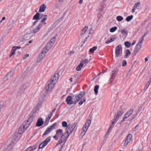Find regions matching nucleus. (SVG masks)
Wrapping results in <instances>:
<instances>
[{
    "label": "nucleus",
    "instance_id": "1",
    "mask_svg": "<svg viewBox=\"0 0 151 151\" xmlns=\"http://www.w3.org/2000/svg\"><path fill=\"white\" fill-rule=\"evenodd\" d=\"M85 95V92H81V93L76 95H73L72 96H69L66 99L67 104L69 105L76 104Z\"/></svg>",
    "mask_w": 151,
    "mask_h": 151
},
{
    "label": "nucleus",
    "instance_id": "2",
    "mask_svg": "<svg viewBox=\"0 0 151 151\" xmlns=\"http://www.w3.org/2000/svg\"><path fill=\"white\" fill-rule=\"evenodd\" d=\"M67 135L65 134V132L63 134V131L62 129H58L56 131V134L53 137L56 140H58L59 138L60 137L58 142L57 144V145L60 144L63 142H64L65 143L67 141L68 137H67Z\"/></svg>",
    "mask_w": 151,
    "mask_h": 151
},
{
    "label": "nucleus",
    "instance_id": "3",
    "mask_svg": "<svg viewBox=\"0 0 151 151\" xmlns=\"http://www.w3.org/2000/svg\"><path fill=\"white\" fill-rule=\"evenodd\" d=\"M145 34L140 39L139 43L136 45V47L134 50L132 55H135L140 50L143 44V41L144 40V37L145 36Z\"/></svg>",
    "mask_w": 151,
    "mask_h": 151
},
{
    "label": "nucleus",
    "instance_id": "4",
    "mask_svg": "<svg viewBox=\"0 0 151 151\" xmlns=\"http://www.w3.org/2000/svg\"><path fill=\"white\" fill-rule=\"evenodd\" d=\"M77 125L76 122H74L72 124H69L68 125V129H66V131L65 132V134L67 135V137H68L71 134L72 132L74 130Z\"/></svg>",
    "mask_w": 151,
    "mask_h": 151
},
{
    "label": "nucleus",
    "instance_id": "5",
    "mask_svg": "<svg viewBox=\"0 0 151 151\" xmlns=\"http://www.w3.org/2000/svg\"><path fill=\"white\" fill-rule=\"evenodd\" d=\"M38 106L39 105L37 106L33 109L32 112V115L28 119V121L30 122H32V121L33 119L35 117H37L38 116V113L39 111V109H38Z\"/></svg>",
    "mask_w": 151,
    "mask_h": 151
},
{
    "label": "nucleus",
    "instance_id": "6",
    "mask_svg": "<svg viewBox=\"0 0 151 151\" xmlns=\"http://www.w3.org/2000/svg\"><path fill=\"white\" fill-rule=\"evenodd\" d=\"M91 120L88 119L87 120L84 125L82 129V131L81 132V135L83 137L85 134L86 132L87 131V129L89 127V125L91 123Z\"/></svg>",
    "mask_w": 151,
    "mask_h": 151
},
{
    "label": "nucleus",
    "instance_id": "7",
    "mask_svg": "<svg viewBox=\"0 0 151 151\" xmlns=\"http://www.w3.org/2000/svg\"><path fill=\"white\" fill-rule=\"evenodd\" d=\"M122 48L121 45H119L115 48V56L116 57H119L122 54Z\"/></svg>",
    "mask_w": 151,
    "mask_h": 151
},
{
    "label": "nucleus",
    "instance_id": "8",
    "mask_svg": "<svg viewBox=\"0 0 151 151\" xmlns=\"http://www.w3.org/2000/svg\"><path fill=\"white\" fill-rule=\"evenodd\" d=\"M56 84V83H54V82H52L51 80H49L47 82V86H46V90L48 91H50Z\"/></svg>",
    "mask_w": 151,
    "mask_h": 151
},
{
    "label": "nucleus",
    "instance_id": "9",
    "mask_svg": "<svg viewBox=\"0 0 151 151\" xmlns=\"http://www.w3.org/2000/svg\"><path fill=\"white\" fill-rule=\"evenodd\" d=\"M51 137H48L40 145L38 149H39L43 148L46 146L48 143L50 141Z\"/></svg>",
    "mask_w": 151,
    "mask_h": 151
},
{
    "label": "nucleus",
    "instance_id": "10",
    "mask_svg": "<svg viewBox=\"0 0 151 151\" xmlns=\"http://www.w3.org/2000/svg\"><path fill=\"white\" fill-rule=\"evenodd\" d=\"M47 52V51H45V50H42V52L39 54L38 58L37 61L39 62H40L42 60L43 58L45 57V54Z\"/></svg>",
    "mask_w": 151,
    "mask_h": 151
},
{
    "label": "nucleus",
    "instance_id": "11",
    "mask_svg": "<svg viewBox=\"0 0 151 151\" xmlns=\"http://www.w3.org/2000/svg\"><path fill=\"white\" fill-rule=\"evenodd\" d=\"M42 19L41 21V22L43 23L45 25L46 24V23L45 22V21L47 19V16L42 14H40L39 19Z\"/></svg>",
    "mask_w": 151,
    "mask_h": 151
},
{
    "label": "nucleus",
    "instance_id": "12",
    "mask_svg": "<svg viewBox=\"0 0 151 151\" xmlns=\"http://www.w3.org/2000/svg\"><path fill=\"white\" fill-rule=\"evenodd\" d=\"M59 77V75L58 73H55L50 80L52 81V82H54V83H56L58 81Z\"/></svg>",
    "mask_w": 151,
    "mask_h": 151
},
{
    "label": "nucleus",
    "instance_id": "13",
    "mask_svg": "<svg viewBox=\"0 0 151 151\" xmlns=\"http://www.w3.org/2000/svg\"><path fill=\"white\" fill-rule=\"evenodd\" d=\"M119 71V69L115 68L112 70L111 73V76L112 78H115L116 75L118 73Z\"/></svg>",
    "mask_w": 151,
    "mask_h": 151
},
{
    "label": "nucleus",
    "instance_id": "14",
    "mask_svg": "<svg viewBox=\"0 0 151 151\" xmlns=\"http://www.w3.org/2000/svg\"><path fill=\"white\" fill-rule=\"evenodd\" d=\"M124 111H123L122 109V108H120L118 111L115 114L116 117L119 118L123 114Z\"/></svg>",
    "mask_w": 151,
    "mask_h": 151
},
{
    "label": "nucleus",
    "instance_id": "15",
    "mask_svg": "<svg viewBox=\"0 0 151 151\" xmlns=\"http://www.w3.org/2000/svg\"><path fill=\"white\" fill-rule=\"evenodd\" d=\"M14 73V70L10 71L6 75L4 78L5 81H6L11 78L13 75Z\"/></svg>",
    "mask_w": 151,
    "mask_h": 151
},
{
    "label": "nucleus",
    "instance_id": "16",
    "mask_svg": "<svg viewBox=\"0 0 151 151\" xmlns=\"http://www.w3.org/2000/svg\"><path fill=\"white\" fill-rule=\"evenodd\" d=\"M21 48L20 46H13L11 50V53L10 54V57H11L15 53L16 50L18 49H19Z\"/></svg>",
    "mask_w": 151,
    "mask_h": 151
},
{
    "label": "nucleus",
    "instance_id": "17",
    "mask_svg": "<svg viewBox=\"0 0 151 151\" xmlns=\"http://www.w3.org/2000/svg\"><path fill=\"white\" fill-rule=\"evenodd\" d=\"M42 24L40 23L36 28L33 30V32L34 33H36L38 32L40 29L42 27Z\"/></svg>",
    "mask_w": 151,
    "mask_h": 151
},
{
    "label": "nucleus",
    "instance_id": "18",
    "mask_svg": "<svg viewBox=\"0 0 151 151\" xmlns=\"http://www.w3.org/2000/svg\"><path fill=\"white\" fill-rule=\"evenodd\" d=\"M132 137V135L131 134H128L125 140L124 145L125 146H126L128 143L131 141Z\"/></svg>",
    "mask_w": 151,
    "mask_h": 151
},
{
    "label": "nucleus",
    "instance_id": "19",
    "mask_svg": "<svg viewBox=\"0 0 151 151\" xmlns=\"http://www.w3.org/2000/svg\"><path fill=\"white\" fill-rule=\"evenodd\" d=\"M44 123V122L42 120V118H40L37 121L36 126L37 127H40Z\"/></svg>",
    "mask_w": 151,
    "mask_h": 151
},
{
    "label": "nucleus",
    "instance_id": "20",
    "mask_svg": "<svg viewBox=\"0 0 151 151\" xmlns=\"http://www.w3.org/2000/svg\"><path fill=\"white\" fill-rule=\"evenodd\" d=\"M52 45L50 43L48 42L47 44L45 47L43 48V50L45 49V51H46L47 52L51 48Z\"/></svg>",
    "mask_w": 151,
    "mask_h": 151
},
{
    "label": "nucleus",
    "instance_id": "21",
    "mask_svg": "<svg viewBox=\"0 0 151 151\" xmlns=\"http://www.w3.org/2000/svg\"><path fill=\"white\" fill-rule=\"evenodd\" d=\"M140 5V2H137L135 4L132 9V13H133L134 12L135 10L136 9L139 7Z\"/></svg>",
    "mask_w": 151,
    "mask_h": 151
},
{
    "label": "nucleus",
    "instance_id": "22",
    "mask_svg": "<svg viewBox=\"0 0 151 151\" xmlns=\"http://www.w3.org/2000/svg\"><path fill=\"white\" fill-rule=\"evenodd\" d=\"M28 121V119L27 121V123L24 122L23 123V126L26 130L29 127V125L31 122H30Z\"/></svg>",
    "mask_w": 151,
    "mask_h": 151
},
{
    "label": "nucleus",
    "instance_id": "23",
    "mask_svg": "<svg viewBox=\"0 0 151 151\" xmlns=\"http://www.w3.org/2000/svg\"><path fill=\"white\" fill-rule=\"evenodd\" d=\"M46 6L45 4L42 5L40 7L39 9V12H43L45 11V10L46 8Z\"/></svg>",
    "mask_w": 151,
    "mask_h": 151
},
{
    "label": "nucleus",
    "instance_id": "24",
    "mask_svg": "<svg viewBox=\"0 0 151 151\" xmlns=\"http://www.w3.org/2000/svg\"><path fill=\"white\" fill-rule=\"evenodd\" d=\"M25 130L24 127L22 126H21L20 127L18 130V133L19 134H21L23 132L24 130Z\"/></svg>",
    "mask_w": 151,
    "mask_h": 151
},
{
    "label": "nucleus",
    "instance_id": "25",
    "mask_svg": "<svg viewBox=\"0 0 151 151\" xmlns=\"http://www.w3.org/2000/svg\"><path fill=\"white\" fill-rule=\"evenodd\" d=\"M131 53V52L129 50H127L125 52V58H127L129 57V56L130 55Z\"/></svg>",
    "mask_w": 151,
    "mask_h": 151
},
{
    "label": "nucleus",
    "instance_id": "26",
    "mask_svg": "<svg viewBox=\"0 0 151 151\" xmlns=\"http://www.w3.org/2000/svg\"><path fill=\"white\" fill-rule=\"evenodd\" d=\"M57 126V124L56 123H53L52 125L49 127V128L51 129V131L54 130L56 128V127Z\"/></svg>",
    "mask_w": 151,
    "mask_h": 151
},
{
    "label": "nucleus",
    "instance_id": "27",
    "mask_svg": "<svg viewBox=\"0 0 151 151\" xmlns=\"http://www.w3.org/2000/svg\"><path fill=\"white\" fill-rule=\"evenodd\" d=\"M52 131L51 130V129H50V128L48 127L45 130V131L44 133L43 134L42 136H44L46 135L48 133H49L50 132Z\"/></svg>",
    "mask_w": 151,
    "mask_h": 151
},
{
    "label": "nucleus",
    "instance_id": "28",
    "mask_svg": "<svg viewBox=\"0 0 151 151\" xmlns=\"http://www.w3.org/2000/svg\"><path fill=\"white\" fill-rule=\"evenodd\" d=\"M121 33L122 35L126 37L127 34V32L125 29H123L121 30Z\"/></svg>",
    "mask_w": 151,
    "mask_h": 151
},
{
    "label": "nucleus",
    "instance_id": "29",
    "mask_svg": "<svg viewBox=\"0 0 151 151\" xmlns=\"http://www.w3.org/2000/svg\"><path fill=\"white\" fill-rule=\"evenodd\" d=\"M88 29V27L87 26H85L84 28L82 29L81 33V36H82V35H84V34L87 31V29Z\"/></svg>",
    "mask_w": 151,
    "mask_h": 151
},
{
    "label": "nucleus",
    "instance_id": "30",
    "mask_svg": "<svg viewBox=\"0 0 151 151\" xmlns=\"http://www.w3.org/2000/svg\"><path fill=\"white\" fill-rule=\"evenodd\" d=\"M40 14L39 13H37L35 15L33 18V20H37L38 19H39Z\"/></svg>",
    "mask_w": 151,
    "mask_h": 151
},
{
    "label": "nucleus",
    "instance_id": "31",
    "mask_svg": "<svg viewBox=\"0 0 151 151\" xmlns=\"http://www.w3.org/2000/svg\"><path fill=\"white\" fill-rule=\"evenodd\" d=\"M81 63H80V64L76 67V69L77 71H79L81 70L83 66V65H81Z\"/></svg>",
    "mask_w": 151,
    "mask_h": 151
},
{
    "label": "nucleus",
    "instance_id": "32",
    "mask_svg": "<svg viewBox=\"0 0 151 151\" xmlns=\"http://www.w3.org/2000/svg\"><path fill=\"white\" fill-rule=\"evenodd\" d=\"M56 38L55 37H53L52 39H51L49 42L53 45L56 40Z\"/></svg>",
    "mask_w": 151,
    "mask_h": 151
},
{
    "label": "nucleus",
    "instance_id": "33",
    "mask_svg": "<svg viewBox=\"0 0 151 151\" xmlns=\"http://www.w3.org/2000/svg\"><path fill=\"white\" fill-rule=\"evenodd\" d=\"M99 86L98 85H96L94 87V91L95 94H97L98 92V89L99 88Z\"/></svg>",
    "mask_w": 151,
    "mask_h": 151
},
{
    "label": "nucleus",
    "instance_id": "34",
    "mask_svg": "<svg viewBox=\"0 0 151 151\" xmlns=\"http://www.w3.org/2000/svg\"><path fill=\"white\" fill-rule=\"evenodd\" d=\"M124 45L126 47L129 48L130 47L131 44L130 42L127 41L124 42Z\"/></svg>",
    "mask_w": 151,
    "mask_h": 151
},
{
    "label": "nucleus",
    "instance_id": "35",
    "mask_svg": "<svg viewBox=\"0 0 151 151\" xmlns=\"http://www.w3.org/2000/svg\"><path fill=\"white\" fill-rule=\"evenodd\" d=\"M97 48V46H94L92 48H91L89 50V52L91 53H92L94 52V51L96 50Z\"/></svg>",
    "mask_w": 151,
    "mask_h": 151
},
{
    "label": "nucleus",
    "instance_id": "36",
    "mask_svg": "<svg viewBox=\"0 0 151 151\" xmlns=\"http://www.w3.org/2000/svg\"><path fill=\"white\" fill-rule=\"evenodd\" d=\"M133 16L132 15L128 16L126 19V20L127 22L130 21L133 18Z\"/></svg>",
    "mask_w": 151,
    "mask_h": 151
},
{
    "label": "nucleus",
    "instance_id": "37",
    "mask_svg": "<svg viewBox=\"0 0 151 151\" xmlns=\"http://www.w3.org/2000/svg\"><path fill=\"white\" fill-rule=\"evenodd\" d=\"M117 29V28L116 27H113L111 28L110 29L109 31L111 32H115Z\"/></svg>",
    "mask_w": 151,
    "mask_h": 151
},
{
    "label": "nucleus",
    "instance_id": "38",
    "mask_svg": "<svg viewBox=\"0 0 151 151\" xmlns=\"http://www.w3.org/2000/svg\"><path fill=\"white\" fill-rule=\"evenodd\" d=\"M88 62V60L87 59H86L83 60H82L80 63H81V65H83L84 64H85L87 63Z\"/></svg>",
    "mask_w": 151,
    "mask_h": 151
},
{
    "label": "nucleus",
    "instance_id": "39",
    "mask_svg": "<svg viewBox=\"0 0 151 151\" xmlns=\"http://www.w3.org/2000/svg\"><path fill=\"white\" fill-rule=\"evenodd\" d=\"M12 149V146L11 145H9L7 147L6 151H11Z\"/></svg>",
    "mask_w": 151,
    "mask_h": 151
},
{
    "label": "nucleus",
    "instance_id": "40",
    "mask_svg": "<svg viewBox=\"0 0 151 151\" xmlns=\"http://www.w3.org/2000/svg\"><path fill=\"white\" fill-rule=\"evenodd\" d=\"M133 111L132 109H130L129 111H127L126 113L129 116L132 114Z\"/></svg>",
    "mask_w": 151,
    "mask_h": 151
},
{
    "label": "nucleus",
    "instance_id": "41",
    "mask_svg": "<svg viewBox=\"0 0 151 151\" xmlns=\"http://www.w3.org/2000/svg\"><path fill=\"white\" fill-rule=\"evenodd\" d=\"M86 99L85 98H83L81 99V101L79 102V104L81 105L84 102H85Z\"/></svg>",
    "mask_w": 151,
    "mask_h": 151
},
{
    "label": "nucleus",
    "instance_id": "42",
    "mask_svg": "<svg viewBox=\"0 0 151 151\" xmlns=\"http://www.w3.org/2000/svg\"><path fill=\"white\" fill-rule=\"evenodd\" d=\"M62 126L64 127H68V125L66 122L63 121L62 122Z\"/></svg>",
    "mask_w": 151,
    "mask_h": 151
},
{
    "label": "nucleus",
    "instance_id": "43",
    "mask_svg": "<svg viewBox=\"0 0 151 151\" xmlns=\"http://www.w3.org/2000/svg\"><path fill=\"white\" fill-rule=\"evenodd\" d=\"M129 117V116L127 114H126V113L124 114L122 119L121 120V122H123L125 120V119L128 118Z\"/></svg>",
    "mask_w": 151,
    "mask_h": 151
},
{
    "label": "nucleus",
    "instance_id": "44",
    "mask_svg": "<svg viewBox=\"0 0 151 151\" xmlns=\"http://www.w3.org/2000/svg\"><path fill=\"white\" fill-rule=\"evenodd\" d=\"M117 20L118 21H121L123 19V17L121 16H118L116 18Z\"/></svg>",
    "mask_w": 151,
    "mask_h": 151
},
{
    "label": "nucleus",
    "instance_id": "45",
    "mask_svg": "<svg viewBox=\"0 0 151 151\" xmlns=\"http://www.w3.org/2000/svg\"><path fill=\"white\" fill-rule=\"evenodd\" d=\"M115 78H112V77H110V78L109 80V84H110V85H111L112 84V83L114 80V79H115Z\"/></svg>",
    "mask_w": 151,
    "mask_h": 151
},
{
    "label": "nucleus",
    "instance_id": "46",
    "mask_svg": "<svg viewBox=\"0 0 151 151\" xmlns=\"http://www.w3.org/2000/svg\"><path fill=\"white\" fill-rule=\"evenodd\" d=\"M17 137H18L16 135L14 136L13 137L12 140V142L13 143H14V141H15L17 140Z\"/></svg>",
    "mask_w": 151,
    "mask_h": 151
},
{
    "label": "nucleus",
    "instance_id": "47",
    "mask_svg": "<svg viewBox=\"0 0 151 151\" xmlns=\"http://www.w3.org/2000/svg\"><path fill=\"white\" fill-rule=\"evenodd\" d=\"M127 63L126 60H123L122 61V66H126L127 65Z\"/></svg>",
    "mask_w": 151,
    "mask_h": 151
},
{
    "label": "nucleus",
    "instance_id": "48",
    "mask_svg": "<svg viewBox=\"0 0 151 151\" xmlns=\"http://www.w3.org/2000/svg\"><path fill=\"white\" fill-rule=\"evenodd\" d=\"M32 150V147H29L25 151H32V150Z\"/></svg>",
    "mask_w": 151,
    "mask_h": 151
},
{
    "label": "nucleus",
    "instance_id": "49",
    "mask_svg": "<svg viewBox=\"0 0 151 151\" xmlns=\"http://www.w3.org/2000/svg\"><path fill=\"white\" fill-rule=\"evenodd\" d=\"M149 85H150V84L149 83H147L146 84V85L145 86L144 88V90L145 91L146 90V89H147V88L149 86Z\"/></svg>",
    "mask_w": 151,
    "mask_h": 151
},
{
    "label": "nucleus",
    "instance_id": "50",
    "mask_svg": "<svg viewBox=\"0 0 151 151\" xmlns=\"http://www.w3.org/2000/svg\"><path fill=\"white\" fill-rule=\"evenodd\" d=\"M49 120L47 118H46L45 122V125H47L48 124Z\"/></svg>",
    "mask_w": 151,
    "mask_h": 151
},
{
    "label": "nucleus",
    "instance_id": "51",
    "mask_svg": "<svg viewBox=\"0 0 151 151\" xmlns=\"http://www.w3.org/2000/svg\"><path fill=\"white\" fill-rule=\"evenodd\" d=\"M119 118L118 117H116V116L115 115L114 118L113 119V121H114L115 122H116L118 119Z\"/></svg>",
    "mask_w": 151,
    "mask_h": 151
},
{
    "label": "nucleus",
    "instance_id": "52",
    "mask_svg": "<svg viewBox=\"0 0 151 151\" xmlns=\"http://www.w3.org/2000/svg\"><path fill=\"white\" fill-rule=\"evenodd\" d=\"M119 118L118 117H116V116L115 115L114 118L113 119V121H114L115 122H116L118 119Z\"/></svg>",
    "mask_w": 151,
    "mask_h": 151
},
{
    "label": "nucleus",
    "instance_id": "53",
    "mask_svg": "<svg viewBox=\"0 0 151 151\" xmlns=\"http://www.w3.org/2000/svg\"><path fill=\"white\" fill-rule=\"evenodd\" d=\"M111 42L110 40L108 39L105 42V43L106 44H108L109 43Z\"/></svg>",
    "mask_w": 151,
    "mask_h": 151
},
{
    "label": "nucleus",
    "instance_id": "54",
    "mask_svg": "<svg viewBox=\"0 0 151 151\" xmlns=\"http://www.w3.org/2000/svg\"><path fill=\"white\" fill-rule=\"evenodd\" d=\"M29 56V54H26L24 57L23 59H25L27 58V57H28Z\"/></svg>",
    "mask_w": 151,
    "mask_h": 151
},
{
    "label": "nucleus",
    "instance_id": "55",
    "mask_svg": "<svg viewBox=\"0 0 151 151\" xmlns=\"http://www.w3.org/2000/svg\"><path fill=\"white\" fill-rule=\"evenodd\" d=\"M115 123H116V122H115L114 121H113L112 122V125H110V128H112V127L113 126V125L114 124H115Z\"/></svg>",
    "mask_w": 151,
    "mask_h": 151
},
{
    "label": "nucleus",
    "instance_id": "56",
    "mask_svg": "<svg viewBox=\"0 0 151 151\" xmlns=\"http://www.w3.org/2000/svg\"><path fill=\"white\" fill-rule=\"evenodd\" d=\"M42 102H40L38 103V104L37 106H38V105H39L38 107V109H39V107L41 105H42Z\"/></svg>",
    "mask_w": 151,
    "mask_h": 151
},
{
    "label": "nucleus",
    "instance_id": "57",
    "mask_svg": "<svg viewBox=\"0 0 151 151\" xmlns=\"http://www.w3.org/2000/svg\"><path fill=\"white\" fill-rule=\"evenodd\" d=\"M134 118V117H132V118L130 119V118H129L128 120H129L130 121V122H131L132 120Z\"/></svg>",
    "mask_w": 151,
    "mask_h": 151
},
{
    "label": "nucleus",
    "instance_id": "58",
    "mask_svg": "<svg viewBox=\"0 0 151 151\" xmlns=\"http://www.w3.org/2000/svg\"><path fill=\"white\" fill-rule=\"evenodd\" d=\"M109 40H110L111 42H113L115 40V38H111Z\"/></svg>",
    "mask_w": 151,
    "mask_h": 151
},
{
    "label": "nucleus",
    "instance_id": "59",
    "mask_svg": "<svg viewBox=\"0 0 151 151\" xmlns=\"http://www.w3.org/2000/svg\"><path fill=\"white\" fill-rule=\"evenodd\" d=\"M74 53V52L73 51H72L71 52H70L69 53V54L70 55L72 54H73Z\"/></svg>",
    "mask_w": 151,
    "mask_h": 151
},
{
    "label": "nucleus",
    "instance_id": "60",
    "mask_svg": "<svg viewBox=\"0 0 151 151\" xmlns=\"http://www.w3.org/2000/svg\"><path fill=\"white\" fill-rule=\"evenodd\" d=\"M136 43V41L135 40L133 41L132 42V45H133Z\"/></svg>",
    "mask_w": 151,
    "mask_h": 151
},
{
    "label": "nucleus",
    "instance_id": "61",
    "mask_svg": "<svg viewBox=\"0 0 151 151\" xmlns=\"http://www.w3.org/2000/svg\"><path fill=\"white\" fill-rule=\"evenodd\" d=\"M52 113H51V114H50L49 115L48 117H50L51 118L52 117Z\"/></svg>",
    "mask_w": 151,
    "mask_h": 151
},
{
    "label": "nucleus",
    "instance_id": "62",
    "mask_svg": "<svg viewBox=\"0 0 151 151\" xmlns=\"http://www.w3.org/2000/svg\"><path fill=\"white\" fill-rule=\"evenodd\" d=\"M37 22V21L36 20L33 23V25H35L36 23Z\"/></svg>",
    "mask_w": 151,
    "mask_h": 151
},
{
    "label": "nucleus",
    "instance_id": "63",
    "mask_svg": "<svg viewBox=\"0 0 151 151\" xmlns=\"http://www.w3.org/2000/svg\"><path fill=\"white\" fill-rule=\"evenodd\" d=\"M83 0H80L79 2V4H81L83 2Z\"/></svg>",
    "mask_w": 151,
    "mask_h": 151
},
{
    "label": "nucleus",
    "instance_id": "64",
    "mask_svg": "<svg viewBox=\"0 0 151 151\" xmlns=\"http://www.w3.org/2000/svg\"><path fill=\"white\" fill-rule=\"evenodd\" d=\"M151 82V78H150L149 80L147 83H149L150 84V83Z\"/></svg>",
    "mask_w": 151,
    "mask_h": 151
}]
</instances>
